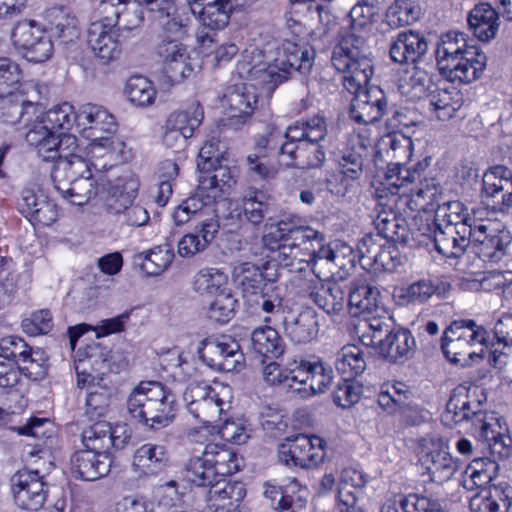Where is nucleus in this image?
Here are the masks:
<instances>
[{
	"label": "nucleus",
	"mask_w": 512,
	"mask_h": 512,
	"mask_svg": "<svg viewBox=\"0 0 512 512\" xmlns=\"http://www.w3.org/2000/svg\"><path fill=\"white\" fill-rule=\"evenodd\" d=\"M365 38L354 33L344 35L331 55L333 67L343 74L344 88L354 95L349 115L358 124L379 121L386 113L388 101L378 86H369L374 69Z\"/></svg>",
	"instance_id": "f257e3e1"
},
{
	"label": "nucleus",
	"mask_w": 512,
	"mask_h": 512,
	"mask_svg": "<svg viewBox=\"0 0 512 512\" xmlns=\"http://www.w3.org/2000/svg\"><path fill=\"white\" fill-rule=\"evenodd\" d=\"M435 55L440 74L450 82L464 84L477 80L487 62L486 55L458 31L441 36Z\"/></svg>",
	"instance_id": "f03ea898"
},
{
	"label": "nucleus",
	"mask_w": 512,
	"mask_h": 512,
	"mask_svg": "<svg viewBox=\"0 0 512 512\" xmlns=\"http://www.w3.org/2000/svg\"><path fill=\"white\" fill-rule=\"evenodd\" d=\"M127 411L146 427L158 430L168 426L176 415V396L158 381H142L127 399Z\"/></svg>",
	"instance_id": "7ed1b4c3"
},
{
	"label": "nucleus",
	"mask_w": 512,
	"mask_h": 512,
	"mask_svg": "<svg viewBox=\"0 0 512 512\" xmlns=\"http://www.w3.org/2000/svg\"><path fill=\"white\" fill-rule=\"evenodd\" d=\"M77 386L87 388L86 413L90 417L103 416L110 405L111 389L103 383V376L110 370L108 352L98 345L90 346L87 356L75 362Z\"/></svg>",
	"instance_id": "20e7f679"
},
{
	"label": "nucleus",
	"mask_w": 512,
	"mask_h": 512,
	"mask_svg": "<svg viewBox=\"0 0 512 512\" xmlns=\"http://www.w3.org/2000/svg\"><path fill=\"white\" fill-rule=\"evenodd\" d=\"M112 10L113 16H106L100 21L93 22L88 29V43L94 55L103 63L108 64L120 57L124 33H131L138 26L141 18L135 16L133 25H129L128 9L120 11L109 4L103 5V10Z\"/></svg>",
	"instance_id": "39448f33"
},
{
	"label": "nucleus",
	"mask_w": 512,
	"mask_h": 512,
	"mask_svg": "<svg viewBox=\"0 0 512 512\" xmlns=\"http://www.w3.org/2000/svg\"><path fill=\"white\" fill-rule=\"evenodd\" d=\"M240 468L237 455L225 445L207 444L201 455H193L186 464L185 478L196 486L222 480Z\"/></svg>",
	"instance_id": "423d86ee"
},
{
	"label": "nucleus",
	"mask_w": 512,
	"mask_h": 512,
	"mask_svg": "<svg viewBox=\"0 0 512 512\" xmlns=\"http://www.w3.org/2000/svg\"><path fill=\"white\" fill-rule=\"evenodd\" d=\"M51 178L57 191L74 205H84L98 192L97 183L85 160L60 163L52 169Z\"/></svg>",
	"instance_id": "0eeeda50"
},
{
	"label": "nucleus",
	"mask_w": 512,
	"mask_h": 512,
	"mask_svg": "<svg viewBox=\"0 0 512 512\" xmlns=\"http://www.w3.org/2000/svg\"><path fill=\"white\" fill-rule=\"evenodd\" d=\"M487 338V331L475 321L455 320L443 333L441 349L449 361L465 365L476 354L473 346L486 344Z\"/></svg>",
	"instance_id": "6e6552de"
},
{
	"label": "nucleus",
	"mask_w": 512,
	"mask_h": 512,
	"mask_svg": "<svg viewBox=\"0 0 512 512\" xmlns=\"http://www.w3.org/2000/svg\"><path fill=\"white\" fill-rule=\"evenodd\" d=\"M107 192L110 196L109 206L115 214L123 217V222L129 226H143L149 220L147 210L133 201L138 192V181L131 176H123L108 182Z\"/></svg>",
	"instance_id": "1a4fd4ad"
},
{
	"label": "nucleus",
	"mask_w": 512,
	"mask_h": 512,
	"mask_svg": "<svg viewBox=\"0 0 512 512\" xmlns=\"http://www.w3.org/2000/svg\"><path fill=\"white\" fill-rule=\"evenodd\" d=\"M278 456L285 465L312 468L323 462L325 452L321 438L297 434L287 437L278 446Z\"/></svg>",
	"instance_id": "9d476101"
},
{
	"label": "nucleus",
	"mask_w": 512,
	"mask_h": 512,
	"mask_svg": "<svg viewBox=\"0 0 512 512\" xmlns=\"http://www.w3.org/2000/svg\"><path fill=\"white\" fill-rule=\"evenodd\" d=\"M315 52L313 49L285 41L277 49V57L268 67L267 74L271 81L280 84L287 80L292 72L305 74L310 71Z\"/></svg>",
	"instance_id": "9b49d317"
},
{
	"label": "nucleus",
	"mask_w": 512,
	"mask_h": 512,
	"mask_svg": "<svg viewBox=\"0 0 512 512\" xmlns=\"http://www.w3.org/2000/svg\"><path fill=\"white\" fill-rule=\"evenodd\" d=\"M11 38L14 45L24 51L31 62L41 63L48 60L53 52L51 36L32 20H23L13 28Z\"/></svg>",
	"instance_id": "f8f14e48"
},
{
	"label": "nucleus",
	"mask_w": 512,
	"mask_h": 512,
	"mask_svg": "<svg viewBox=\"0 0 512 512\" xmlns=\"http://www.w3.org/2000/svg\"><path fill=\"white\" fill-rule=\"evenodd\" d=\"M203 345L201 358L209 367L222 372H238L244 367V354L239 343L231 336L209 338Z\"/></svg>",
	"instance_id": "ddd939ff"
},
{
	"label": "nucleus",
	"mask_w": 512,
	"mask_h": 512,
	"mask_svg": "<svg viewBox=\"0 0 512 512\" xmlns=\"http://www.w3.org/2000/svg\"><path fill=\"white\" fill-rule=\"evenodd\" d=\"M84 449L76 451L71 457V469L76 478L85 481H95L106 476L110 471L111 459L103 449L93 448L92 443L86 438V430L82 432Z\"/></svg>",
	"instance_id": "4468645a"
},
{
	"label": "nucleus",
	"mask_w": 512,
	"mask_h": 512,
	"mask_svg": "<svg viewBox=\"0 0 512 512\" xmlns=\"http://www.w3.org/2000/svg\"><path fill=\"white\" fill-rule=\"evenodd\" d=\"M15 503L25 510L37 511L46 502L48 487L38 471L23 470L12 477Z\"/></svg>",
	"instance_id": "2eb2a0df"
},
{
	"label": "nucleus",
	"mask_w": 512,
	"mask_h": 512,
	"mask_svg": "<svg viewBox=\"0 0 512 512\" xmlns=\"http://www.w3.org/2000/svg\"><path fill=\"white\" fill-rule=\"evenodd\" d=\"M75 125L90 140L112 136L117 129L114 116L102 106L91 103L80 106L75 114Z\"/></svg>",
	"instance_id": "dca6fc26"
},
{
	"label": "nucleus",
	"mask_w": 512,
	"mask_h": 512,
	"mask_svg": "<svg viewBox=\"0 0 512 512\" xmlns=\"http://www.w3.org/2000/svg\"><path fill=\"white\" fill-rule=\"evenodd\" d=\"M473 426L479 428V437L487 444L492 455L507 458L512 451V439L494 413H473Z\"/></svg>",
	"instance_id": "f3484780"
},
{
	"label": "nucleus",
	"mask_w": 512,
	"mask_h": 512,
	"mask_svg": "<svg viewBox=\"0 0 512 512\" xmlns=\"http://www.w3.org/2000/svg\"><path fill=\"white\" fill-rule=\"evenodd\" d=\"M156 52L162 59L167 76L172 81H181L191 74L193 69L188 63L187 47L180 40L163 38Z\"/></svg>",
	"instance_id": "a211bd4d"
},
{
	"label": "nucleus",
	"mask_w": 512,
	"mask_h": 512,
	"mask_svg": "<svg viewBox=\"0 0 512 512\" xmlns=\"http://www.w3.org/2000/svg\"><path fill=\"white\" fill-rule=\"evenodd\" d=\"M428 52V42L424 34L408 30L397 34L390 44L391 60L398 64H416Z\"/></svg>",
	"instance_id": "6ab92c4d"
},
{
	"label": "nucleus",
	"mask_w": 512,
	"mask_h": 512,
	"mask_svg": "<svg viewBox=\"0 0 512 512\" xmlns=\"http://www.w3.org/2000/svg\"><path fill=\"white\" fill-rule=\"evenodd\" d=\"M512 505V486L507 482L489 484L469 502L472 512H507Z\"/></svg>",
	"instance_id": "aec40b11"
},
{
	"label": "nucleus",
	"mask_w": 512,
	"mask_h": 512,
	"mask_svg": "<svg viewBox=\"0 0 512 512\" xmlns=\"http://www.w3.org/2000/svg\"><path fill=\"white\" fill-rule=\"evenodd\" d=\"M352 249L349 246L338 245L334 248L331 245L316 244L313 247V273L318 278H330L337 269H344L347 263L352 262L347 259V255L351 254Z\"/></svg>",
	"instance_id": "412c9836"
},
{
	"label": "nucleus",
	"mask_w": 512,
	"mask_h": 512,
	"mask_svg": "<svg viewBox=\"0 0 512 512\" xmlns=\"http://www.w3.org/2000/svg\"><path fill=\"white\" fill-rule=\"evenodd\" d=\"M170 466V455L166 446L157 443H146L140 446L133 456V467L136 472L145 476H156Z\"/></svg>",
	"instance_id": "4be33fe9"
},
{
	"label": "nucleus",
	"mask_w": 512,
	"mask_h": 512,
	"mask_svg": "<svg viewBox=\"0 0 512 512\" xmlns=\"http://www.w3.org/2000/svg\"><path fill=\"white\" fill-rule=\"evenodd\" d=\"M85 430L86 438L89 441L92 438L94 441L93 448L103 449L105 453H108L111 447L118 450L124 448L131 438L126 425L112 427L106 421L95 422Z\"/></svg>",
	"instance_id": "5701e85b"
},
{
	"label": "nucleus",
	"mask_w": 512,
	"mask_h": 512,
	"mask_svg": "<svg viewBox=\"0 0 512 512\" xmlns=\"http://www.w3.org/2000/svg\"><path fill=\"white\" fill-rule=\"evenodd\" d=\"M366 483L363 472L353 468L343 470L338 487V512H364L358 498Z\"/></svg>",
	"instance_id": "b1692460"
},
{
	"label": "nucleus",
	"mask_w": 512,
	"mask_h": 512,
	"mask_svg": "<svg viewBox=\"0 0 512 512\" xmlns=\"http://www.w3.org/2000/svg\"><path fill=\"white\" fill-rule=\"evenodd\" d=\"M414 337L407 329L390 331L384 338L378 339L377 350L379 354L390 363H397L408 359L415 349Z\"/></svg>",
	"instance_id": "393cba45"
},
{
	"label": "nucleus",
	"mask_w": 512,
	"mask_h": 512,
	"mask_svg": "<svg viewBox=\"0 0 512 512\" xmlns=\"http://www.w3.org/2000/svg\"><path fill=\"white\" fill-rule=\"evenodd\" d=\"M285 335L296 344H305L316 338L319 331L318 317L315 310L307 308L297 315L283 320Z\"/></svg>",
	"instance_id": "a878e982"
},
{
	"label": "nucleus",
	"mask_w": 512,
	"mask_h": 512,
	"mask_svg": "<svg viewBox=\"0 0 512 512\" xmlns=\"http://www.w3.org/2000/svg\"><path fill=\"white\" fill-rule=\"evenodd\" d=\"M124 143L112 136H102L91 140L89 145V169L106 171L112 168L123 152Z\"/></svg>",
	"instance_id": "bb28decb"
},
{
	"label": "nucleus",
	"mask_w": 512,
	"mask_h": 512,
	"mask_svg": "<svg viewBox=\"0 0 512 512\" xmlns=\"http://www.w3.org/2000/svg\"><path fill=\"white\" fill-rule=\"evenodd\" d=\"M206 487H209L206 495L207 507L212 512L230 510L234 502L241 501L245 496V490L241 483H232L226 478L215 480L207 484Z\"/></svg>",
	"instance_id": "cd10ccee"
},
{
	"label": "nucleus",
	"mask_w": 512,
	"mask_h": 512,
	"mask_svg": "<svg viewBox=\"0 0 512 512\" xmlns=\"http://www.w3.org/2000/svg\"><path fill=\"white\" fill-rule=\"evenodd\" d=\"M373 223L381 239L385 238L393 243H407L410 234L408 223L398 211L382 207Z\"/></svg>",
	"instance_id": "c85d7f7f"
},
{
	"label": "nucleus",
	"mask_w": 512,
	"mask_h": 512,
	"mask_svg": "<svg viewBox=\"0 0 512 512\" xmlns=\"http://www.w3.org/2000/svg\"><path fill=\"white\" fill-rule=\"evenodd\" d=\"M305 143H297L287 140L281 145L278 151L279 163L285 167H296L300 169L318 168L325 161V153L318 146H311L307 152L313 153V159L304 160Z\"/></svg>",
	"instance_id": "c756f323"
},
{
	"label": "nucleus",
	"mask_w": 512,
	"mask_h": 512,
	"mask_svg": "<svg viewBox=\"0 0 512 512\" xmlns=\"http://www.w3.org/2000/svg\"><path fill=\"white\" fill-rule=\"evenodd\" d=\"M256 102V95L247 84L230 87L223 98V106L231 121L249 117Z\"/></svg>",
	"instance_id": "7c9ffc66"
},
{
	"label": "nucleus",
	"mask_w": 512,
	"mask_h": 512,
	"mask_svg": "<svg viewBox=\"0 0 512 512\" xmlns=\"http://www.w3.org/2000/svg\"><path fill=\"white\" fill-rule=\"evenodd\" d=\"M498 13L488 3L476 5L468 15L469 28L483 42L495 38L498 31Z\"/></svg>",
	"instance_id": "2f4dec72"
},
{
	"label": "nucleus",
	"mask_w": 512,
	"mask_h": 512,
	"mask_svg": "<svg viewBox=\"0 0 512 512\" xmlns=\"http://www.w3.org/2000/svg\"><path fill=\"white\" fill-rule=\"evenodd\" d=\"M155 20L166 34L163 38L178 40L186 35L190 24V17L186 13L180 12L173 1L158 7Z\"/></svg>",
	"instance_id": "473e14b6"
},
{
	"label": "nucleus",
	"mask_w": 512,
	"mask_h": 512,
	"mask_svg": "<svg viewBox=\"0 0 512 512\" xmlns=\"http://www.w3.org/2000/svg\"><path fill=\"white\" fill-rule=\"evenodd\" d=\"M363 164L361 154L354 151L344 154L340 160L341 172L327 181V189L333 194L344 196L349 182L358 179L362 173Z\"/></svg>",
	"instance_id": "72a5a7b5"
},
{
	"label": "nucleus",
	"mask_w": 512,
	"mask_h": 512,
	"mask_svg": "<svg viewBox=\"0 0 512 512\" xmlns=\"http://www.w3.org/2000/svg\"><path fill=\"white\" fill-rule=\"evenodd\" d=\"M305 492V489H300L299 483L294 479L285 488L267 489L265 496L270 500L273 509L279 512H295L303 507L305 499L302 493Z\"/></svg>",
	"instance_id": "f704fd0d"
},
{
	"label": "nucleus",
	"mask_w": 512,
	"mask_h": 512,
	"mask_svg": "<svg viewBox=\"0 0 512 512\" xmlns=\"http://www.w3.org/2000/svg\"><path fill=\"white\" fill-rule=\"evenodd\" d=\"M229 390L225 386L218 387L214 393L210 394L206 402L197 408L193 416L206 426L213 427L222 421V415L230 409L228 400Z\"/></svg>",
	"instance_id": "c9c22d12"
},
{
	"label": "nucleus",
	"mask_w": 512,
	"mask_h": 512,
	"mask_svg": "<svg viewBox=\"0 0 512 512\" xmlns=\"http://www.w3.org/2000/svg\"><path fill=\"white\" fill-rule=\"evenodd\" d=\"M424 456V464L430 475L431 481L435 483H444L452 478L457 470V464L450 453L434 445Z\"/></svg>",
	"instance_id": "e433bc0d"
},
{
	"label": "nucleus",
	"mask_w": 512,
	"mask_h": 512,
	"mask_svg": "<svg viewBox=\"0 0 512 512\" xmlns=\"http://www.w3.org/2000/svg\"><path fill=\"white\" fill-rule=\"evenodd\" d=\"M379 296V290L365 281L352 282L348 294L350 313L354 315L372 313L378 308Z\"/></svg>",
	"instance_id": "4c0bfd02"
},
{
	"label": "nucleus",
	"mask_w": 512,
	"mask_h": 512,
	"mask_svg": "<svg viewBox=\"0 0 512 512\" xmlns=\"http://www.w3.org/2000/svg\"><path fill=\"white\" fill-rule=\"evenodd\" d=\"M271 197L257 188H248L242 197V214L247 222L253 226L263 223L270 212Z\"/></svg>",
	"instance_id": "58836bf2"
},
{
	"label": "nucleus",
	"mask_w": 512,
	"mask_h": 512,
	"mask_svg": "<svg viewBox=\"0 0 512 512\" xmlns=\"http://www.w3.org/2000/svg\"><path fill=\"white\" fill-rule=\"evenodd\" d=\"M252 351L265 358H278L285 345L277 330L270 326L256 328L251 334Z\"/></svg>",
	"instance_id": "ea45409f"
},
{
	"label": "nucleus",
	"mask_w": 512,
	"mask_h": 512,
	"mask_svg": "<svg viewBox=\"0 0 512 512\" xmlns=\"http://www.w3.org/2000/svg\"><path fill=\"white\" fill-rule=\"evenodd\" d=\"M381 512H446L439 501L426 496L410 494L400 499H388L381 507Z\"/></svg>",
	"instance_id": "a19ab883"
},
{
	"label": "nucleus",
	"mask_w": 512,
	"mask_h": 512,
	"mask_svg": "<svg viewBox=\"0 0 512 512\" xmlns=\"http://www.w3.org/2000/svg\"><path fill=\"white\" fill-rule=\"evenodd\" d=\"M307 226L300 216L283 214L275 224L270 225L269 231L263 235V244L268 250H275L280 247L283 239Z\"/></svg>",
	"instance_id": "79ce46f5"
},
{
	"label": "nucleus",
	"mask_w": 512,
	"mask_h": 512,
	"mask_svg": "<svg viewBox=\"0 0 512 512\" xmlns=\"http://www.w3.org/2000/svg\"><path fill=\"white\" fill-rule=\"evenodd\" d=\"M309 298L327 313H338L344 307L345 292L337 283H319L311 289Z\"/></svg>",
	"instance_id": "37998d69"
},
{
	"label": "nucleus",
	"mask_w": 512,
	"mask_h": 512,
	"mask_svg": "<svg viewBox=\"0 0 512 512\" xmlns=\"http://www.w3.org/2000/svg\"><path fill=\"white\" fill-rule=\"evenodd\" d=\"M203 119V108L198 102H194L184 110L172 112L166 120L165 125L190 138L194 131L200 126Z\"/></svg>",
	"instance_id": "c03bdc74"
},
{
	"label": "nucleus",
	"mask_w": 512,
	"mask_h": 512,
	"mask_svg": "<svg viewBox=\"0 0 512 512\" xmlns=\"http://www.w3.org/2000/svg\"><path fill=\"white\" fill-rule=\"evenodd\" d=\"M335 367L346 378L361 375L367 367L365 353L356 345H346L337 352Z\"/></svg>",
	"instance_id": "a18cd8bd"
},
{
	"label": "nucleus",
	"mask_w": 512,
	"mask_h": 512,
	"mask_svg": "<svg viewBox=\"0 0 512 512\" xmlns=\"http://www.w3.org/2000/svg\"><path fill=\"white\" fill-rule=\"evenodd\" d=\"M234 281L244 295H257L265 287L266 281L263 271L255 264L245 262L234 268Z\"/></svg>",
	"instance_id": "49530a36"
},
{
	"label": "nucleus",
	"mask_w": 512,
	"mask_h": 512,
	"mask_svg": "<svg viewBox=\"0 0 512 512\" xmlns=\"http://www.w3.org/2000/svg\"><path fill=\"white\" fill-rule=\"evenodd\" d=\"M233 8V4L226 3L211 7H198L194 5L190 12L202 26L208 27L210 31H217L224 29L229 24Z\"/></svg>",
	"instance_id": "de8ad7c7"
},
{
	"label": "nucleus",
	"mask_w": 512,
	"mask_h": 512,
	"mask_svg": "<svg viewBox=\"0 0 512 512\" xmlns=\"http://www.w3.org/2000/svg\"><path fill=\"white\" fill-rule=\"evenodd\" d=\"M427 164L418 162L413 168L404 166L400 161L389 164L384 176L383 185L395 194L399 188L414 183L420 178V168L423 170Z\"/></svg>",
	"instance_id": "09e8293b"
},
{
	"label": "nucleus",
	"mask_w": 512,
	"mask_h": 512,
	"mask_svg": "<svg viewBox=\"0 0 512 512\" xmlns=\"http://www.w3.org/2000/svg\"><path fill=\"white\" fill-rule=\"evenodd\" d=\"M476 217V212L469 214L465 205L460 201H447L440 205L435 213L434 225H450L458 228L460 225L470 226Z\"/></svg>",
	"instance_id": "8fccbe9b"
},
{
	"label": "nucleus",
	"mask_w": 512,
	"mask_h": 512,
	"mask_svg": "<svg viewBox=\"0 0 512 512\" xmlns=\"http://www.w3.org/2000/svg\"><path fill=\"white\" fill-rule=\"evenodd\" d=\"M511 171L505 166L490 168L483 175L482 195L489 204V200H495L501 193L511 189Z\"/></svg>",
	"instance_id": "3c124183"
},
{
	"label": "nucleus",
	"mask_w": 512,
	"mask_h": 512,
	"mask_svg": "<svg viewBox=\"0 0 512 512\" xmlns=\"http://www.w3.org/2000/svg\"><path fill=\"white\" fill-rule=\"evenodd\" d=\"M235 177L236 171L234 169L219 162L214 164L209 172H200V189H219L224 192L236 183Z\"/></svg>",
	"instance_id": "603ef678"
},
{
	"label": "nucleus",
	"mask_w": 512,
	"mask_h": 512,
	"mask_svg": "<svg viewBox=\"0 0 512 512\" xmlns=\"http://www.w3.org/2000/svg\"><path fill=\"white\" fill-rule=\"evenodd\" d=\"M125 94L135 106L146 107L155 101L157 92L146 77L132 76L125 85Z\"/></svg>",
	"instance_id": "864d4df0"
},
{
	"label": "nucleus",
	"mask_w": 512,
	"mask_h": 512,
	"mask_svg": "<svg viewBox=\"0 0 512 512\" xmlns=\"http://www.w3.org/2000/svg\"><path fill=\"white\" fill-rule=\"evenodd\" d=\"M511 241L512 235L510 231H502V234H498L472 249L483 261L497 263L506 255Z\"/></svg>",
	"instance_id": "5fc2aeb1"
},
{
	"label": "nucleus",
	"mask_w": 512,
	"mask_h": 512,
	"mask_svg": "<svg viewBox=\"0 0 512 512\" xmlns=\"http://www.w3.org/2000/svg\"><path fill=\"white\" fill-rule=\"evenodd\" d=\"M310 367V374H308L309 384L308 387L302 389V399L315 394L325 393L333 380L332 368L323 362L313 361Z\"/></svg>",
	"instance_id": "6e6d98bb"
},
{
	"label": "nucleus",
	"mask_w": 512,
	"mask_h": 512,
	"mask_svg": "<svg viewBox=\"0 0 512 512\" xmlns=\"http://www.w3.org/2000/svg\"><path fill=\"white\" fill-rule=\"evenodd\" d=\"M311 364L312 361L302 358L288 363L289 374L284 376L283 387L293 395L302 398V389L309 384L308 374H310Z\"/></svg>",
	"instance_id": "4d7b16f0"
},
{
	"label": "nucleus",
	"mask_w": 512,
	"mask_h": 512,
	"mask_svg": "<svg viewBox=\"0 0 512 512\" xmlns=\"http://www.w3.org/2000/svg\"><path fill=\"white\" fill-rule=\"evenodd\" d=\"M17 432L20 435L30 436L36 440L33 445L37 450L30 452L33 455L43 449L46 441L53 436L54 429L49 419L31 417L24 425L17 428Z\"/></svg>",
	"instance_id": "13d9d810"
},
{
	"label": "nucleus",
	"mask_w": 512,
	"mask_h": 512,
	"mask_svg": "<svg viewBox=\"0 0 512 512\" xmlns=\"http://www.w3.org/2000/svg\"><path fill=\"white\" fill-rule=\"evenodd\" d=\"M274 251L278 252L280 265L287 268L290 272H302L310 266L313 268V247H305L304 250L275 248Z\"/></svg>",
	"instance_id": "bf43d9fd"
},
{
	"label": "nucleus",
	"mask_w": 512,
	"mask_h": 512,
	"mask_svg": "<svg viewBox=\"0 0 512 512\" xmlns=\"http://www.w3.org/2000/svg\"><path fill=\"white\" fill-rule=\"evenodd\" d=\"M227 282V276L217 268H203L194 277L193 287L201 295H217Z\"/></svg>",
	"instance_id": "052dcab7"
},
{
	"label": "nucleus",
	"mask_w": 512,
	"mask_h": 512,
	"mask_svg": "<svg viewBox=\"0 0 512 512\" xmlns=\"http://www.w3.org/2000/svg\"><path fill=\"white\" fill-rule=\"evenodd\" d=\"M420 9L409 0H395L386 12V21L390 27L399 28L415 22L419 18Z\"/></svg>",
	"instance_id": "680f3d73"
},
{
	"label": "nucleus",
	"mask_w": 512,
	"mask_h": 512,
	"mask_svg": "<svg viewBox=\"0 0 512 512\" xmlns=\"http://www.w3.org/2000/svg\"><path fill=\"white\" fill-rule=\"evenodd\" d=\"M237 300L231 292L221 290L209 304L207 316L217 323H227L235 314Z\"/></svg>",
	"instance_id": "e2e57ef3"
},
{
	"label": "nucleus",
	"mask_w": 512,
	"mask_h": 512,
	"mask_svg": "<svg viewBox=\"0 0 512 512\" xmlns=\"http://www.w3.org/2000/svg\"><path fill=\"white\" fill-rule=\"evenodd\" d=\"M212 428L217 429L223 440L236 445L245 444L250 438L251 429L243 419H225L223 422H218Z\"/></svg>",
	"instance_id": "0e129e2a"
},
{
	"label": "nucleus",
	"mask_w": 512,
	"mask_h": 512,
	"mask_svg": "<svg viewBox=\"0 0 512 512\" xmlns=\"http://www.w3.org/2000/svg\"><path fill=\"white\" fill-rule=\"evenodd\" d=\"M46 356L40 349L31 350L27 357L18 364L16 370L19 371V376L23 374L30 380L38 381L45 378L47 375Z\"/></svg>",
	"instance_id": "69168bd1"
},
{
	"label": "nucleus",
	"mask_w": 512,
	"mask_h": 512,
	"mask_svg": "<svg viewBox=\"0 0 512 512\" xmlns=\"http://www.w3.org/2000/svg\"><path fill=\"white\" fill-rule=\"evenodd\" d=\"M75 114L70 104L63 103L45 112L41 120L48 128L57 132L60 129H70L75 124Z\"/></svg>",
	"instance_id": "338daca9"
},
{
	"label": "nucleus",
	"mask_w": 512,
	"mask_h": 512,
	"mask_svg": "<svg viewBox=\"0 0 512 512\" xmlns=\"http://www.w3.org/2000/svg\"><path fill=\"white\" fill-rule=\"evenodd\" d=\"M51 38L59 45H68L74 43L79 38V28L77 19L74 16L61 14L59 19L50 28Z\"/></svg>",
	"instance_id": "774afa93"
}]
</instances>
